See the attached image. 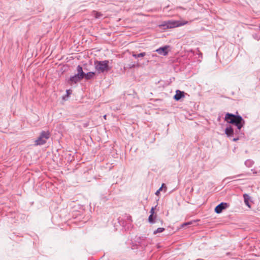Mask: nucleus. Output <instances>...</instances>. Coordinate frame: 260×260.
I'll return each instance as SVG.
<instances>
[{
  "mask_svg": "<svg viewBox=\"0 0 260 260\" xmlns=\"http://www.w3.org/2000/svg\"><path fill=\"white\" fill-rule=\"evenodd\" d=\"M224 120L229 123L235 125L239 130L241 129L245 124V121L241 116L236 115L229 113L225 114Z\"/></svg>",
  "mask_w": 260,
  "mask_h": 260,
  "instance_id": "1",
  "label": "nucleus"
},
{
  "mask_svg": "<svg viewBox=\"0 0 260 260\" xmlns=\"http://www.w3.org/2000/svg\"><path fill=\"white\" fill-rule=\"evenodd\" d=\"M94 67L96 71L99 73H104L108 72L110 70V68L109 66V61H94Z\"/></svg>",
  "mask_w": 260,
  "mask_h": 260,
  "instance_id": "2",
  "label": "nucleus"
},
{
  "mask_svg": "<svg viewBox=\"0 0 260 260\" xmlns=\"http://www.w3.org/2000/svg\"><path fill=\"white\" fill-rule=\"evenodd\" d=\"M188 23L187 21H175V20H170L164 22V23L162 25L164 26H166L168 28H172L176 27L181 26L185 25Z\"/></svg>",
  "mask_w": 260,
  "mask_h": 260,
  "instance_id": "3",
  "label": "nucleus"
},
{
  "mask_svg": "<svg viewBox=\"0 0 260 260\" xmlns=\"http://www.w3.org/2000/svg\"><path fill=\"white\" fill-rule=\"evenodd\" d=\"M49 137L50 133L48 132H42L40 137L35 141V145H40L45 144Z\"/></svg>",
  "mask_w": 260,
  "mask_h": 260,
  "instance_id": "4",
  "label": "nucleus"
},
{
  "mask_svg": "<svg viewBox=\"0 0 260 260\" xmlns=\"http://www.w3.org/2000/svg\"><path fill=\"white\" fill-rule=\"evenodd\" d=\"M229 207V205L226 203H221L217 205L215 208V212L216 213H220L222 210L227 208Z\"/></svg>",
  "mask_w": 260,
  "mask_h": 260,
  "instance_id": "5",
  "label": "nucleus"
},
{
  "mask_svg": "<svg viewBox=\"0 0 260 260\" xmlns=\"http://www.w3.org/2000/svg\"><path fill=\"white\" fill-rule=\"evenodd\" d=\"M168 46L159 48L156 50V51L160 55L164 56L167 55L168 54Z\"/></svg>",
  "mask_w": 260,
  "mask_h": 260,
  "instance_id": "6",
  "label": "nucleus"
},
{
  "mask_svg": "<svg viewBox=\"0 0 260 260\" xmlns=\"http://www.w3.org/2000/svg\"><path fill=\"white\" fill-rule=\"evenodd\" d=\"M183 96H184V92L180 90H177L174 98L176 101H178Z\"/></svg>",
  "mask_w": 260,
  "mask_h": 260,
  "instance_id": "7",
  "label": "nucleus"
},
{
  "mask_svg": "<svg viewBox=\"0 0 260 260\" xmlns=\"http://www.w3.org/2000/svg\"><path fill=\"white\" fill-rule=\"evenodd\" d=\"M82 79H83V78H82L81 75H76L71 78L70 81L76 83Z\"/></svg>",
  "mask_w": 260,
  "mask_h": 260,
  "instance_id": "8",
  "label": "nucleus"
},
{
  "mask_svg": "<svg viewBox=\"0 0 260 260\" xmlns=\"http://www.w3.org/2000/svg\"><path fill=\"white\" fill-rule=\"evenodd\" d=\"M243 198L244 200V203L245 204L249 207L250 208V205L249 204L250 197L247 194H243Z\"/></svg>",
  "mask_w": 260,
  "mask_h": 260,
  "instance_id": "9",
  "label": "nucleus"
},
{
  "mask_svg": "<svg viewBox=\"0 0 260 260\" xmlns=\"http://www.w3.org/2000/svg\"><path fill=\"white\" fill-rule=\"evenodd\" d=\"M225 134L228 136H231L234 134V130L231 126H230V127H228L226 128V129L225 130Z\"/></svg>",
  "mask_w": 260,
  "mask_h": 260,
  "instance_id": "10",
  "label": "nucleus"
},
{
  "mask_svg": "<svg viewBox=\"0 0 260 260\" xmlns=\"http://www.w3.org/2000/svg\"><path fill=\"white\" fill-rule=\"evenodd\" d=\"M94 75H95L94 72H88L86 74H84V77H85V78L86 79L89 80V79H90L92 78H93V77L94 76Z\"/></svg>",
  "mask_w": 260,
  "mask_h": 260,
  "instance_id": "11",
  "label": "nucleus"
},
{
  "mask_svg": "<svg viewBox=\"0 0 260 260\" xmlns=\"http://www.w3.org/2000/svg\"><path fill=\"white\" fill-rule=\"evenodd\" d=\"M77 71H78V75H81V77L82 78H84V73L83 72L82 68L78 66L77 67Z\"/></svg>",
  "mask_w": 260,
  "mask_h": 260,
  "instance_id": "12",
  "label": "nucleus"
},
{
  "mask_svg": "<svg viewBox=\"0 0 260 260\" xmlns=\"http://www.w3.org/2000/svg\"><path fill=\"white\" fill-rule=\"evenodd\" d=\"M92 15L95 18H100L103 16V15L101 13L97 12V11H94L92 12Z\"/></svg>",
  "mask_w": 260,
  "mask_h": 260,
  "instance_id": "13",
  "label": "nucleus"
},
{
  "mask_svg": "<svg viewBox=\"0 0 260 260\" xmlns=\"http://www.w3.org/2000/svg\"><path fill=\"white\" fill-rule=\"evenodd\" d=\"M145 55H146L145 52L141 53L138 54H133V56L135 58L142 57L144 56Z\"/></svg>",
  "mask_w": 260,
  "mask_h": 260,
  "instance_id": "14",
  "label": "nucleus"
},
{
  "mask_svg": "<svg viewBox=\"0 0 260 260\" xmlns=\"http://www.w3.org/2000/svg\"><path fill=\"white\" fill-rule=\"evenodd\" d=\"M165 230L164 228H159L156 231H154L153 232L154 234H156L158 233H161Z\"/></svg>",
  "mask_w": 260,
  "mask_h": 260,
  "instance_id": "15",
  "label": "nucleus"
},
{
  "mask_svg": "<svg viewBox=\"0 0 260 260\" xmlns=\"http://www.w3.org/2000/svg\"><path fill=\"white\" fill-rule=\"evenodd\" d=\"M153 215H150L149 216L148 221L150 223H153L154 222V219L153 218Z\"/></svg>",
  "mask_w": 260,
  "mask_h": 260,
  "instance_id": "16",
  "label": "nucleus"
},
{
  "mask_svg": "<svg viewBox=\"0 0 260 260\" xmlns=\"http://www.w3.org/2000/svg\"><path fill=\"white\" fill-rule=\"evenodd\" d=\"M161 187H162V189H163V188H164V189H165V191H166V190H167V187H166V186L165 185V184L164 183H163V184L161 185Z\"/></svg>",
  "mask_w": 260,
  "mask_h": 260,
  "instance_id": "17",
  "label": "nucleus"
},
{
  "mask_svg": "<svg viewBox=\"0 0 260 260\" xmlns=\"http://www.w3.org/2000/svg\"><path fill=\"white\" fill-rule=\"evenodd\" d=\"M150 213H151V215H153L154 214V209L153 207H152L151 209V210H150Z\"/></svg>",
  "mask_w": 260,
  "mask_h": 260,
  "instance_id": "18",
  "label": "nucleus"
},
{
  "mask_svg": "<svg viewBox=\"0 0 260 260\" xmlns=\"http://www.w3.org/2000/svg\"><path fill=\"white\" fill-rule=\"evenodd\" d=\"M191 223H192V222H186V223H183L182 226H183L184 225H189Z\"/></svg>",
  "mask_w": 260,
  "mask_h": 260,
  "instance_id": "19",
  "label": "nucleus"
},
{
  "mask_svg": "<svg viewBox=\"0 0 260 260\" xmlns=\"http://www.w3.org/2000/svg\"><path fill=\"white\" fill-rule=\"evenodd\" d=\"M159 192H160V191L158 190H157L156 191V192H155V194L157 196H158V194H159Z\"/></svg>",
  "mask_w": 260,
  "mask_h": 260,
  "instance_id": "20",
  "label": "nucleus"
},
{
  "mask_svg": "<svg viewBox=\"0 0 260 260\" xmlns=\"http://www.w3.org/2000/svg\"><path fill=\"white\" fill-rule=\"evenodd\" d=\"M104 119H107V115H105L104 116Z\"/></svg>",
  "mask_w": 260,
  "mask_h": 260,
  "instance_id": "21",
  "label": "nucleus"
},
{
  "mask_svg": "<svg viewBox=\"0 0 260 260\" xmlns=\"http://www.w3.org/2000/svg\"><path fill=\"white\" fill-rule=\"evenodd\" d=\"M162 190V187H160L159 188V189H158V190H159V191H161V190Z\"/></svg>",
  "mask_w": 260,
  "mask_h": 260,
  "instance_id": "22",
  "label": "nucleus"
},
{
  "mask_svg": "<svg viewBox=\"0 0 260 260\" xmlns=\"http://www.w3.org/2000/svg\"><path fill=\"white\" fill-rule=\"evenodd\" d=\"M67 91L68 94L70 93V90H67Z\"/></svg>",
  "mask_w": 260,
  "mask_h": 260,
  "instance_id": "23",
  "label": "nucleus"
}]
</instances>
